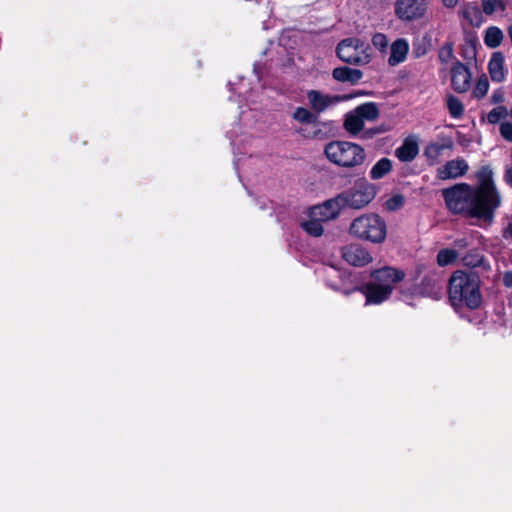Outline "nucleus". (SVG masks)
<instances>
[{
    "instance_id": "nucleus-25",
    "label": "nucleus",
    "mask_w": 512,
    "mask_h": 512,
    "mask_svg": "<svg viewBox=\"0 0 512 512\" xmlns=\"http://www.w3.org/2000/svg\"><path fill=\"white\" fill-rule=\"evenodd\" d=\"M392 169V163L388 158H381L371 168L370 177L374 180L383 178Z\"/></svg>"
},
{
    "instance_id": "nucleus-28",
    "label": "nucleus",
    "mask_w": 512,
    "mask_h": 512,
    "mask_svg": "<svg viewBox=\"0 0 512 512\" xmlns=\"http://www.w3.org/2000/svg\"><path fill=\"white\" fill-rule=\"evenodd\" d=\"M458 257L457 252L454 249H442L438 252L437 263L439 266H447L453 263Z\"/></svg>"
},
{
    "instance_id": "nucleus-21",
    "label": "nucleus",
    "mask_w": 512,
    "mask_h": 512,
    "mask_svg": "<svg viewBox=\"0 0 512 512\" xmlns=\"http://www.w3.org/2000/svg\"><path fill=\"white\" fill-rule=\"evenodd\" d=\"M356 113L365 121H375L379 117V109L373 102H368L357 106Z\"/></svg>"
},
{
    "instance_id": "nucleus-14",
    "label": "nucleus",
    "mask_w": 512,
    "mask_h": 512,
    "mask_svg": "<svg viewBox=\"0 0 512 512\" xmlns=\"http://www.w3.org/2000/svg\"><path fill=\"white\" fill-rule=\"evenodd\" d=\"M453 148V141L451 138H443L441 142H431L424 149V156L430 162V164H436L439 162L440 157L443 155L445 150H451Z\"/></svg>"
},
{
    "instance_id": "nucleus-18",
    "label": "nucleus",
    "mask_w": 512,
    "mask_h": 512,
    "mask_svg": "<svg viewBox=\"0 0 512 512\" xmlns=\"http://www.w3.org/2000/svg\"><path fill=\"white\" fill-rule=\"evenodd\" d=\"M491 79L494 82H502L505 79L504 56L501 52H495L488 64Z\"/></svg>"
},
{
    "instance_id": "nucleus-32",
    "label": "nucleus",
    "mask_w": 512,
    "mask_h": 512,
    "mask_svg": "<svg viewBox=\"0 0 512 512\" xmlns=\"http://www.w3.org/2000/svg\"><path fill=\"white\" fill-rule=\"evenodd\" d=\"M454 52L451 44H445L439 51V59L442 63H448L453 60Z\"/></svg>"
},
{
    "instance_id": "nucleus-8",
    "label": "nucleus",
    "mask_w": 512,
    "mask_h": 512,
    "mask_svg": "<svg viewBox=\"0 0 512 512\" xmlns=\"http://www.w3.org/2000/svg\"><path fill=\"white\" fill-rule=\"evenodd\" d=\"M306 98L310 109L316 114H321L329 108L350 100L352 96L325 94L320 90L312 89L307 91Z\"/></svg>"
},
{
    "instance_id": "nucleus-29",
    "label": "nucleus",
    "mask_w": 512,
    "mask_h": 512,
    "mask_svg": "<svg viewBox=\"0 0 512 512\" xmlns=\"http://www.w3.org/2000/svg\"><path fill=\"white\" fill-rule=\"evenodd\" d=\"M508 115V110L504 106H497L493 108L486 116V120L490 124H497L502 119L506 118Z\"/></svg>"
},
{
    "instance_id": "nucleus-15",
    "label": "nucleus",
    "mask_w": 512,
    "mask_h": 512,
    "mask_svg": "<svg viewBox=\"0 0 512 512\" xmlns=\"http://www.w3.org/2000/svg\"><path fill=\"white\" fill-rule=\"evenodd\" d=\"M419 153L418 139L408 136L400 147L395 150L396 157L402 162H411Z\"/></svg>"
},
{
    "instance_id": "nucleus-27",
    "label": "nucleus",
    "mask_w": 512,
    "mask_h": 512,
    "mask_svg": "<svg viewBox=\"0 0 512 512\" xmlns=\"http://www.w3.org/2000/svg\"><path fill=\"white\" fill-rule=\"evenodd\" d=\"M482 9L486 15H492L496 11H505L506 3L503 0H482Z\"/></svg>"
},
{
    "instance_id": "nucleus-20",
    "label": "nucleus",
    "mask_w": 512,
    "mask_h": 512,
    "mask_svg": "<svg viewBox=\"0 0 512 512\" xmlns=\"http://www.w3.org/2000/svg\"><path fill=\"white\" fill-rule=\"evenodd\" d=\"M364 121L355 110L348 112L344 120V129L351 135H357L364 127Z\"/></svg>"
},
{
    "instance_id": "nucleus-33",
    "label": "nucleus",
    "mask_w": 512,
    "mask_h": 512,
    "mask_svg": "<svg viewBox=\"0 0 512 512\" xmlns=\"http://www.w3.org/2000/svg\"><path fill=\"white\" fill-rule=\"evenodd\" d=\"M462 260L467 266L477 267L481 264L483 257L479 253L473 252L463 257Z\"/></svg>"
},
{
    "instance_id": "nucleus-12",
    "label": "nucleus",
    "mask_w": 512,
    "mask_h": 512,
    "mask_svg": "<svg viewBox=\"0 0 512 512\" xmlns=\"http://www.w3.org/2000/svg\"><path fill=\"white\" fill-rule=\"evenodd\" d=\"M471 84V73L467 66L455 60L451 67V85L458 93L467 92Z\"/></svg>"
},
{
    "instance_id": "nucleus-40",
    "label": "nucleus",
    "mask_w": 512,
    "mask_h": 512,
    "mask_svg": "<svg viewBox=\"0 0 512 512\" xmlns=\"http://www.w3.org/2000/svg\"><path fill=\"white\" fill-rule=\"evenodd\" d=\"M454 246L458 249H464L468 246V241L465 238L457 239L454 241Z\"/></svg>"
},
{
    "instance_id": "nucleus-7",
    "label": "nucleus",
    "mask_w": 512,
    "mask_h": 512,
    "mask_svg": "<svg viewBox=\"0 0 512 512\" xmlns=\"http://www.w3.org/2000/svg\"><path fill=\"white\" fill-rule=\"evenodd\" d=\"M339 195L344 207L361 209L375 198L376 188L373 184L362 180L358 181L353 188Z\"/></svg>"
},
{
    "instance_id": "nucleus-43",
    "label": "nucleus",
    "mask_w": 512,
    "mask_h": 512,
    "mask_svg": "<svg viewBox=\"0 0 512 512\" xmlns=\"http://www.w3.org/2000/svg\"><path fill=\"white\" fill-rule=\"evenodd\" d=\"M230 85V90L233 91V92H237L239 97H242L244 92L242 91V89L239 87V88H233L232 87V84H229Z\"/></svg>"
},
{
    "instance_id": "nucleus-38",
    "label": "nucleus",
    "mask_w": 512,
    "mask_h": 512,
    "mask_svg": "<svg viewBox=\"0 0 512 512\" xmlns=\"http://www.w3.org/2000/svg\"><path fill=\"white\" fill-rule=\"evenodd\" d=\"M302 136L304 137H310V138H314L318 135V133L320 132V130L318 131H313V132H310L308 131L306 128H301L299 129L298 131Z\"/></svg>"
},
{
    "instance_id": "nucleus-30",
    "label": "nucleus",
    "mask_w": 512,
    "mask_h": 512,
    "mask_svg": "<svg viewBox=\"0 0 512 512\" xmlns=\"http://www.w3.org/2000/svg\"><path fill=\"white\" fill-rule=\"evenodd\" d=\"M489 90V81L485 75L480 77L473 89V96L477 99L483 98Z\"/></svg>"
},
{
    "instance_id": "nucleus-39",
    "label": "nucleus",
    "mask_w": 512,
    "mask_h": 512,
    "mask_svg": "<svg viewBox=\"0 0 512 512\" xmlns=\"http://www.w3.org/2000/svg\"><path fill=\"white\" fill-rule=\"evenodd\" d=\"M441 2L444 7L448 9H453L458 5L459 0H441Z\"/></svg>"
},
{
    "instance_id": "nucleus-1",
    "label": "nucleus",
    "mask_w": 512,
    "mask_h": 512,
    "mask_svg": "<svg viewBox=\"0 0 512 512\" xmlns=\"http://www.w3.org/2000/svg\"><path fill=\"white\" fill-rule=\"evenodd\" d=\"M447 208L454 214H463L490 225L495 211L501 205V195L493 182H483L477 189L467 183H458L442 190Z\"/></svg>"
},
{
    "instance_id": "nucleus-11",
    "label": "nucleus",
    "mask_w": 512,
    "mask_h": 512,
    "mask_svg": "<svg viewBox=\"0 0 512 512\" xmlns=\"http://www.w3.org/2000/svg\"><path fill=\"white\" fill-rule=\"evenodd\" d=\"M469 169V165L463 158H456L447 161L436 170V177L439 180L457 179L464 176Z\"/></svg>"
},
{
    "instance_id": "nucleus-37",
    "label": "nucleus",
    "mask_w": 512,
    "mask_h": 512,
    "mask_svg": "<svg viewBox=\"0 0 512 512\" xmlns=\"http://www.w3.org/2000/svg\"><path fill=\"white\" fill-rule=\"evenodd\" d=\"M503 284L508 288H512V271H507L503 274Z\"/></svg>"
},
{
    "instance_id": "nucleus-6",
    "label": "nucleus",
    "mask_w": 512,
    "mask_h": 512,
    "mask_svg": "<svg viewBox=\"0 0 512 512\" xmlns=\"http://www.w3.org/2000/svg\"><path fill=\"white\" fill-rule=\"evenodd\" d=\"M337 56L348 64L366 65L371 57L364 42L357 38L342 40L337 46Z\"/></svg>"
},
{
    "instance_id": "nucleus-10",
    "label": "nucleus",
    "mask_w": 512,
    "mask_h": 512,
    "mask_svg": "<svg viewBox=\"0 0 512 512\" xmlns=\"http://www.w3.org/2000/svg\"><path fill=\"white\" fill-rule=\"evenodd\" d=\"M343 208L342 198L337 195L310 208L308 215L326 222L337 218Z\"/></svg>"
},
{
    "instance_id": "nucleus-2",
    "label": "nucleus",
    "mask_w": 512,
    "mask_h": 512,
    "mask_svg": "<svg viewBox=\"0 0 512 512\" xmlns=\"http://www.w3.org/2000/svg\"><path fill=\"white\" fill-rule=\"evenodd\" d=\"M449 300L455 308L477 309L482 303L480 279L475 273L455 271L449 281Z\"/></svg>"
},
{
    "instance_id": "nucleus-35",
    "label": "nucleus",
    "mask_w": 512,
    "mask_h": 512,
    "mask_svg": "<svg viewBox=\"0 0 512 512\" xmlns=\"http://www.w3.org/2000/svg\"><path fill=\"white\" fill-rule=\"evenodd\" d=\"M500 134L501 136L509 141L512 142V124L509 122H503L500 125Z\"/></svg>"
},
{
    "instance_id": "nucleus-9",
    "label": "nucleus",
    "mask_w": 512,
    "mask_h": 512,
    "mask_svg": "<svg viewBox=\"0 0 512 512\" xmlns=\"http://www.w3.org/2000/svg\"><path fill=\"white\" fill-rule=\"evenodd\" d=\"M428 0H397L394 4L395 15L403 22H412L424 17Z\"/></svg>"
},
{
    "instance_id": "nucleus-17",
    "label": "nucleus",
    "mask_w": 512,
    "mask_h": 512,
    "mask_svg": "<svg viewBox=\"0 0 512 512\" xmlns=\"http://www.w3.org/2000/svg\"><path fill=\"white\" fill-rule=\"evenodd\" d=\"M420 291L423 295L439 299L442 295L443 283L436 275L426 276L422 280Z\"/></svg>"
},
{
    "instance_id": "nucleus-24",
    "label": "nucleus",
    "mask_w": 512,
    "mask_h": 512,
    "mask_svg": "<svg viewBox=\"0 0 512 512\" xmlns=\"http://www.w3.org/2000/svg\"><path fill=\"white\" fill-rule=\"evenodd\" d=\"M504 38L502 30L496 26L488 27L485 31L484 43L489 48L500 46Z\"/></svg>"
},
{
    "instance_id": "nucleus-34",
    "label": "nucleus",
    "mask_w": 512,
    "mask_h": 512,
    "mask_svg": "<svg viewBox=\"0 0 512 512\" xmlns=\"http://www.w3.org/2000/svg\"><path fill=\"white\" fill-rule=\"evenodd\" d=\"M404 203V198L401 195H396L387 200L386 207L390 211L399 209Z\"/></svg>"
},
{
    "instance_id": "nucleus-22",
    "label": "nucleus",
    "mask_w": 512,
    "mask_h": 512,
    "mask_svg": "<svg viewBox=\"0 0 512 512\" xmlns=\"http://www.w3.org/2000/svg\"><path fill=\"white\" fill-rule=\"evenodd\" d=\"M446 107L453 119H460L464 115L465 108L462 101L453 94L446 96Z\"/></svg>"
},
{
    "instance_id": "nucleus-31",
    "label": "nucleus",
    "mask_w": 512,
    "mask_h": 512,
    "mask_svg": "<svg viewBox=\"0 0 512 512\" xmlns=\"http://www.w3.org/2000/svg\"><path fill=\"white\" fill-rule=\"evenodd\" d=\"M372 44L380 52H385L388 48L387 36L383 33H375L372 37Z\"/></svg>"
},
{
    "instance_id": "nucleus-26",
    "label": "nucleus",
    "mask_w": 512,
    "mask_h": 512,
    "mask_svg": "<svg viewBox=\"0 0 512 512\" xmlns=\"http://www.w3.org/2000/svg\"><path fill=\"white\" fill-rule=\"evenodd\" d=\"M292 118L304 124H315L317 122V114L305 107H297L292 114Z\"/></svg>"
},
{
    "instance_id": "nucleus-42",
    "label": "nucleus",
    "mask_w": 512,
    "mask_h": 512,
    "mask_svg": "<svg viewBox=\"0 0 512 512\" xmlns=\"http://www.w3.org/2000/svg\"><path fill=\"white\" fill-rule=\"evenodd\" d=\"M503 237L505 239H512V221L508 223L503 231Z\"/></svg>"
},
{
    "instance_id": "nucleus-36",
    "label": "nucleus",
    "mask_w": 512,
    "mask_h": 512,
    "mask_svg": "<svg viewBox=\"0 0 512 512\" xmlns=\"http://www.w3.org/2000/svg\"><path fill=\"white\" fill-rule=\"evenodd\" d=\"M491 101L494 104H499L504 101V92L501 89H497L492 93Z\"/></svg>"
},
{
    "instance_id": "nucleus-4",
    "label": "nucleus",
    "mask_w": 512,
    "mask_h": 512,
    "mask_svg": "<svg viewBox=\"0 0 512 512\" xmlns=\"http://www.w3.org/2000/svg\"><path fill=\"white\" fill-rule=\"evenodd\" d=\"M324 154L327 159L343 168L357 167L365 161V150L358 144L334 140L325 145Z\"/></svg>"
},
{
    "instance_id": "nucleus-5",
    "label": "nucleus",
    "mask_w": 512,
    "mask_h": 512,
    "mask_svg": "<svg viewBox=\"0 0 512 512\" xmlns=\"http://www.w3.org/2000/svg\"><path fill=\"white\" fill-rule=\"evenodd\" d=\"M349 233L358 239L379 244L386 239L387 225L377 214H364L352 221Z\"/></svg>"
},
{
    "instance_id": "nucleus-3",
    "label": "nucleus",
    "mask_w": 512,
    "mask_h": 512,
    "mask_svg": "<svg viewBox=\"0 0 512 512\" xmlns=\"http://www.w3.org/2000/svg\"><path fill=\"white\" fill-rule=\"evenodd\" d=\"M405 274L401 270L391 267H384L372 272V282L364 285L358 290L366 297V304H380L387 300L394 285L404 278Z\"/></svg>"
},
{
    "instance_id": "nucleus-16",
    "label": "nucleus",
    "mask_w": 512,
    "mask_h": 512,
    "mask_svg": "<svg viewBox=\"0 0 512 512\" xmlns=\"http://www.w3.org/2000/svg\"><path fill=\"white\" fill-rule=\"evenodd\" d=\"M409 52V43L404 38H398L391 44V53L388 58L390 66H396L405 61Z\"/></svg>"
},
{
    "instance_id": "nucleus-23",
    "label": "nucleus",
    "mask_w": 512,
    "mask_h": 512,
    "mask_svg": "<svg viewBox=\"0 0 512 512\" xmlns=\"http://www.w3.org/2000/svg\"><path fill=\"white\" fill-rule=\"evenodd\" d=\"M323 222L324 221L316 217L309 216L308 220L302 221L300 223V226L308 235L312 237H319L324 232V228L322 225Z\"/></svg>"
},
{
    "instance_id": "nucleus-19",
    "label": "nucleus",
    "mask_w": 512,
    "mask_h": 512,
    "mask_svg": "<svg viewBox=\"0 0 512 512\" xmlns=\"http://www.w3.org/2000/svg\"><path fill=\"white\" fill-rule=\"evenodd\" d=\"M332 76L338 82H346L355 85L362 79L363 73L359 69L336 67L332 71Z\"/></svg>"
},
{
    "instance_id": "nucleus-44",
    "label": "nucleus",
    "mask_w": 512,
    "mask_h": 512,
    "mask_svg": "<svg viewBox=\"0 0 512 512\" xmlns=\"http://www.w3.org/2000/svg\"><path fill=\"white\" fill-rule=\"evenodd\" d=\"M510 116H511V118H512V108H511V111H510Z\"/></svg>"
},
{
    "instance_id": "nucleus-41",
    "label": "nucleus",
    "mask_w": 512,
    "mask_h": 512,
    "mask_svg": "<svg viewBox=\"0 0 512 512\" xmlns=\"http://www.w3.org/2000/svg\"><path fill=\"white\" fill-rule=\"evenodd\" d=\"M504 180L509 186L512 187V168H506Z\"/></svg>"
},
{
    "instance_id": "nucleus-13",
    "label": "nucleus",
    "mask_w": 512,
    "mask_h": 512,
    "mask_svg": "<svg viewBox=\"0 0 512 512\" xmlns=\"http://www.w3.org/2000/svg\"><path fill=\"white\" fill-rule=\"evenodd\" d=\"M343 259L353 266H365L372 262V257L367 249L360 244H350L342 248Z\"/></svg>"
}]
</instances>
